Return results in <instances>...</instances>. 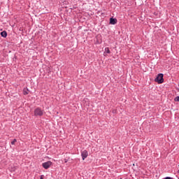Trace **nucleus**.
<instances>
[{"label":"nucleus","mask_w":179,"mask_h":179,"mask_svg":"<svg viewBox=\"0 0 179 179\" xmlns=\"http://www.w3.org/2000/svg\"><path fill=\"white\" fill-rule=\"evenodd\" d=\"M0 34L1 37H3V38H6V37H8V32H6V31H1Z\"/></svg>","instance_id":"423d86ee"},{"label":"nucleus","mask_w":179,"mask_h":179,"mask_svg":"<svg viewBox=\"0 0 179 179\" xmlns=\"http://www.w3.org/2000/svg\"><path fill=\"white\" fill-rule=\"evenodd\" d=\"M34 114L35 117H43V115H44V110L38 107L34 109Z\"/></svg>","instance_id":"f257e3e1"},{"label":"nucleus","mask_w":179,"mask_h":179,"mask_svg":"<svg viewBox=\"0 0 179 179\" xmlns=\"http://www.w3.org/2000/svg\"><path fill=\"white\" fill-rule=\"evenodd\" d=\"M52 164V162H51V161H48L46 162L43 163L42 166L43 167V169H45V170H48V169L51 167Z\"/></svg>","instance_id":"7ed1b4c3"},{"label":"nucleus","mask_w":179,"mask_h":179,"mask_svg":"<svg viewBox=\"0 0 179 179\" xmlns=\"http://www.w3.org/2000/svg\"><path fill=\"white\" fill-rule=\"evenodd\" d=\"M28 93H29V89L24 88L23 94H24V96H26V95H27Z\"/></svg>","instance_id":"0eeeda50"},{"label":"nucleus","mask_w":179,"mask_h":179,"mask_svg":"<svg viewBox=\"0 0 179 179\" xmlns=\"http://www.w3.org/2000/svg\"><path fill=\"white\" fill-rule=\"evenodd\" d=\"M40 179H44V178H43V176H41V178Z\"/></svg>","instance_id":"ddd939ff"},{"label":"nucleus","mask_w":179,"mask_h":179,"mask_svg":"<svg viewBox=\"0 0 179 179\" xmlns=\"http://www.w3.org/2000/svg\"><path fill=\"white\" fill-rule=\"evenodd\" d=\"M163 76H164V73H159L157 78L155 79V81L157 82L159 84L163 83V82H164V78H163Z\"/></svg>","instance_id":"f03ea898"},{"label":"nucleus","mask_w":179,"mask_h":179,"mask_svg":"<svg viewBox=\"0 0 179 179\" xmlns=\"http://www.w3.org/2000/svg\"><path fill=\"white\" fill-rule=\"evenodd\" d=\"M110 24H117V18H110Z\"/></svg>","instance_id":"39448f33"},{"label":"nucleus","mask_w":179,"mask_h":179,"mask_svg":"<svg viewBox=\"0 0 179 179\" xmlns=\"http://www.w3.org/2000/svg\"><path fill=\"white\" fill-rule=\"evenodd\" d=\"M179 179V178H178Z\"/></svg>","instance_id":"2eb2a0df"},{"label":"nucleus","mask_w":179,"mask_h":179,"mask_svg":"<svg viewBox=\"0 0 179 179\" xmlns=\"http://www.w3.org/2000/svg\"><path fill=\"white\" fill-rule=\"evenodd\" d=\"M174 101H178L179 102V96L175 97Z\"/></svg>","instance_id":"9d476101"},{"label":"nucleus","mask_w":179,"mask_h":179,"mask_svg":"<svg viewBox=\"0 0 179 179\" xmlns=\"http://www.w3.org/2000/svg\"><path fill=\"white\" fill-rule=\"evenodd\" d=\"M178 174H179V169L178 170Z\"/></svg>","instance_id":"4468645a"},{"label":"nucleus","mask_w":179,"mask_h":179,"mask_svg":"<svg viewBox=\"0 0 179 179\" xmlns=\"http://www.w3.org/2000/svg\"><path fill=\"white\" fill-rule=\"evenodd\" d=\"M105 52H106V54H110V48H105Z\"/></svg>","instance_id":"6e6552de"},{"label":"nucleus","mask_w":179,"mask_h":179,"mask_svg":"<svg viewBox=\"0 0 179 179\" xmlns=\"http://www.w3.org/2000/svg\"><path fill=\"white\" fill-rule=\"evenodd\" d=\"M87 156H89V152H87V150H84L81 152V157L83 160H85L87 157Z\"/></svg>","instance_id":"20e7f679"},{"label":"nucleus","mask_w":179,"mask_h":179,"mask_svg":"<svg viewBox=\"0 0 179 179\" xmlns=\"http://www.w3.org/2000/svg\"><path fill=\"white\" fill-rule=\"evenodd\" d=\"M164 179H173L171 177H166Z\"/></svg>","instance_id":"9b49d317"},{"label":"nucleus","mask_w":179,"mask_h":179,"mask_svg":"<svg viewBox=\"0 0 179 179\" xmlns=\"http://www.w3.org/2000/svg\"><path fill=\"white\" fill-rule=\"evenodd\" d=\"M17 140L16 138H15L13 141H11V145H15V143H16Z\"/></svg>","instance_id":"1a4fd4ad"},{"label":"nucleus","mask_w":179,"mask_h":179,"mask_svg":"<svg viewBox=\"0 0 179 179\" xmlns=\"http://www.w3.org/2000/svg\"><path fill=\"white\" fill-rule=\"evenodd\" d=\"M68 162V159H64V163H66Z\"/></svg>","instance_id":"f8f14e48"}]
</instances>
